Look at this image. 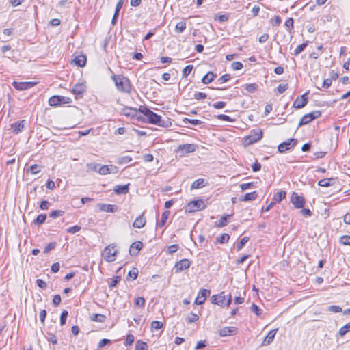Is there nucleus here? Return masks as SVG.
<instances>
[{
  "label": "nucleus",
  "mask_w": 350,
  "mask_h": 350,
  "mask_svg": "<svg viewBox=\"0 0 350 350\" xmlns=\"http://www.w3.org/2000/svg\"><path fill=\"white\" fill-rule=\"evenodd\" d=\"M117 252L116 245L110 244L104 249L102 256L106 261L111 262L116 260Z\"/></svg>",
  "instance_id": "4"
},
{
  "label": "nucleus",
  "mask_w": 350,
  "mask_h": 350,
  "mask_svg": "<svg viewBox=\"0 0 350 350\" xmlns=\"http://www.w3.org/2000/svg\"><path fill=\"white\" fill-rule=\"evenodd\" d=\"M254 186V183H243L240 185V187L242 191L250 189Z\"/></svg>",
  "instance_id": "64"
},
{
  "label": "nucleus",
  "mask_w": 350,
  "mask_h": 350,
  "mask_svg": "<svg viewBox=\"0 0 350 350\" xmlns=\"http://www.w3.org/2000/svg\"><path fill=\"white\" fill-rule=\"evenodd\" d=\"M64 97L61 96H53L49 100L51 106H57L64 102Z\"/></svg>",
  "instance_id": "21"
},
{
  "label": "nucleus",
  "mask_w": 350,
  "mask_h": 350,
  "mask_svg": "<svg viewBox=\"0 0 350 350\" xmlns=\"http://www.w3.org/2000/svg\"><path fill=\"white\" fill-rule=\"evenodd\" d=\"M288 89V84H280L278 88H277V90H278V92L280 93V94H282L283 92H284L286 90Z\"/></svg>",
  "instance_id": "62"
},
{
  "label": "nucleus",
  "mask_w": 350,
  "mask_h": 350,
  "mask_svg": "<svg viewBox=\"0 0 350 350\" xmlns=\"http://www.w3.org/2000/svg\"><path fill=\"white\" fill-rule=\"evenodd\" d=\"M340 243L345 245L350 246V236L344 235L340 237Z\"/></svg>",
  "instance_id": "52"
},
{
  "label": "nucleus",
  "mask_w": 350,
  "mask_h": 350,
  "mask_svg": "<svg viewBox=\"0 0 350 350\" xmlns=\"http://www.w3.org/2000/svg\"><path fill=\"white\" fill-rule=\"evenodd\" d=\"M129 184L124 185H117L113 191L116 193L120 195V194H126L129 192Z\"/></svg>",
  "instance_id": "24"
},
{
  "label": "nucleus",
  "mask_w": 350,
  "mask_h": 350,
  "mask_svg": "<svg viewBox=\"0 0 350 350\" xmlns=\"http://www.w3.org/2000/svg\"><path fill=\"white\" fill-rule=\"evenodd\" d=\"M258 195L256 191L246 193L241 198V201H252L256 199Z\"/></svg>",
  "instance_id": "31"
},
{
  "label": "nucleus",
  "mask_w": 350,
  "mask_h": 350,
  "mask_svg": "<svg viewBox=\"0 0 350 350\" xmlns=\"http://www.w3.org/2000/svg\"><path fill=\"white\" fill-rule=\"evenodd\" d=\"M207 97V95L204 92H197L194 94V98L196 100L204 99Z\"/></svg>",
  "instance_id": "57"
},
{
  "label": "nucleus",
  "mask_w": 350,
  "mask_h": 350,
  "mask_svg": "<svg viewBox=\"0 0 350 350\" xmlns=\"http://www.w3.org/2000/svg\"><path fill=\"white\" fill-rule=\"evenodd\" d=\"M231 217V215H226L222 216L220 219L215 222V226L217 227H224L228 224V219Z\"/></svg>",
  "instance_id": "30"
},
{
  "label": "nucleus",
  "mask_w": 350,
  "mask_h": 350,
  "mask_svg": "<svg viewBox=\"0 0 350 350\" xmlns=\"http://www.w3.org/2000/svg\"><path fill=\"white\" fill-rule=\"evenodd\" d=\"M183 122L185 123V124L190 123V124H191L193 125H199V124L202 123V122L199 120H197V119H189V118H185L183 120Z\"/></svg>",
  "instance_id": "42"
},
{
  "label": "nucleus",
  "mask_w": 350,
  "mask_h": 350,
  "mask_svg": "<svg viewBox=\"0 0 350 350\" xmlns=\"http://www.w3.org/2000/svg\"><path fill=\"white\" fill-rule=\"evenodd\" d=\"M277 331H278V329H273V330H271L270 332H269V333L267 334V335L266 336V337L265 338V339L262 342V345H267L271 344L273 342V340L275 336Z\"/></svg>",
  "instance_id": "20"
},
{
  "label": "nucleus",
  "mask_w": 350,
  "mask_h": 350,
  "mask_svg": "<svg viewBox=\"0 0 350 350\" xmlns=\"http://www.w3.org/2000/svg\"><path fill=\"white\" fill-rule=\"evenodd\" d=\"M123 114L128 117L133 118L137 116V110L131 107H126L122 110Z\"/></svg>",
  "instance_id": "27"
},
{
  "label": "nucleus",
  "mask_w": 350,
  "mask_h": 350,
  "mask_svg": "<svg viewBox=\"0 0 350 350\" xmlns=\"http://www.w3.org/2000/svg\"><path fill=\"white\" fill-rule=\"evenodd\" d=\"M131 161H132V158L131 157L124 156V157H121L118 159V163L122 165V164L127 163Z\"/></svg>",
  "instance_id": "46"
},
{
  "label": "nucleus",
  "mask_w": 350,
  "mask_h": 350,
  "mask_svg": "<svg viewBox=\"0 0 350 350\" xmlns=\"http://www.w3.org/2000/svg\"><path fill=\"white\" fill-rule=\"evenodd\" d=\"M86 57L83 55H77L74 59V62L79 67H83L86 64Z\"/></svg>",
  "instance_id": "25"
},
{
  "label": "nucleus",
  "mask_w": 350,
  "mask_h": 350,
  "mask_svg": "<svg viewBox=\"0 0 350 350\" xmlns=\"http://www.w3.org/2000/svg\"><path fill=\"white\" fill-rule=\"evenodd\" d=\"M297 142V139H289L286 142L280 144L278 146V152L283 153L293 148Z\"/></svg>",
  "instance_id": "8"
},
{
  "label": "nucleus",
  "mask_w": 350,
  "mask_h": 350,
  "mask_svg": "<svg viewBox=\"0 0 350 350\" xmlns=\"http://www.w3.org/2000/svg\"><path fill=\"white\" fill-rule=\"evenodd\" d=\"M56 243L55 242H51L49 244H48L44 250V253H48L51 250H53L55 247Z\"/></svg>",
  "instance_id": "60"
},
{
  "label": "nucleus",
  "mask_w": 350,
  "mask_h": 350,
  "mask_svg": "<svg viewBox=\"0 0 350 350\" xmlns=\"http://www.w3.org/2000/svg\"><path fill=\"white\" fill-rule=\"evenodd\" d=\"M46 219V215H44V214H40V215H38L36 217V219H35L34 222L35 224H43L45 220Z\"/></svg>",
  "instance_id": "45"
},
{
  "label": "nucleus",
  "mask_w": 350,
  "mask_h": 350,
  "mask_svg": "<svg viewBox=\"0 0 350 350\" xmlns=\"http://www.w3.org/2000/svg\"><path fill=\"white\" fill-rule=\"evenodd\" d=\"M64 211H62V210H55V211H52L49 213V217H51V218H56V217L62 216L64 215Z\"/></svg>",
  "instance_id": "43"
},
{
  "label": "nucleus",
  "mask_w": 350,
  "mask_h": 350,
  "mask_svg": "<svg viewBox=\"0 0 350 350\" xmlns=\"http://www.w3.org/2000/svg\"><path fill=\"white\" fill-rule=\"evenodd\" d=\"M186 27L187 25L185 21H180L176 25L175 31L178 33H183L185 30Z\"/></svg>",
  "instance_id": "34"
},
{
  "label": "nucleus",
  "mask_w": 350,
  "mask_h": 350,
  "mask_svg": "<svg viewBox=\"0 0 350 350\" xmlns=\"http://www.w3.org/2000/svg\"><path fill=\"white\" fill-rule=\"evenodd\" d=\"M205 186V180L203 178H199L191 184V188L192 189H200Z\"/></svg>",
  "instance_id": "28"
},
{
  "label": "nucleus",
  "mask_w": 350,
  "mask_h": 350,
  "mask_svg": "<svg viewBox=\"0 0 350 350\" xmlns=\"http://www.w3.org/2000/svg\"><path fill=\"white\" fill-rule=\"evenodd\" d=\"M211 294L210 290L208 289H202L199 293L198 296L195 299V304L196 305H202L204 303L206 297L209 296Z\"/></svg>",
  "instance_id": "11"
},
{
  "label": "nucleus",
  "mask_w": 350,
  "mask_h": 350,
  "mask_svg": "<svg viewBox=\"0 0 350 350\" xmlns=\"http://www.w3.org/2000/svg\"><path fill=\"white\" fill-rule=\"evenodd\" d=\"M321 113L320 111H313L311 113L304 115L299 120V126H302L310 123L313 120L320 117Z\"/></svg>",
  "instance_id": "7"
},
{
  "label": "nucleus",
  "mask_w": 350,
  "mask_h": 350,
  "mask_svg": "<svg viewBox=\"0 0 350 350\" xmlns=\"http://www.w3.org/2000/svg\"><path fill=\"white\" fill-rule=\"evenodd\" d=\"M41 170V167L37 164L31 165L29 168L27 170V172H31L32 174H36Z\"/></svg>",
  "instance_id": "38"
},
{
  "label": "nucleus",
  "mask_w": 350,
  "mask_h": 350,
  "mask_svg": "<svg viewBox=\"0 0 350 350\" xmlns=\"http://www.w3.org/2000/svg\"><path fill=\"white\" fill-rule=\"evenodd\" d=\"M190 266V262L188 259H182L177 262L175 265L174 269L176 272L182 271L188 269Z\"/></svg>",
  "instance_id": "16"
},
{
  "label": "nucleus",
  "mask_w": 350,
  "mask_h": 350,
  "mask_svg": "<svg viewBox=\"0 0 350 350\" xmlns=\"http://www.w3.org/2000/svg\"><path fill=\"white\" fill-rule=\"evenodd\" d=\"M81 230V226H74L66 229V232L70 234H75Z\"/></svg>",
  "instance_id": "53"
},
{
  "label": "nucleus",
  "mask_w": 350,
  "mask_h": 350,
  "mask_svg": "<svg viewBox=\"0 0 350 350\" xmlns=\"http://www.w3.org/2000/svg\"><path fill=\"white\" fill-rule=\"evenodd\" d=\"M138 275V270L136 268H133L132 270L129 271L128 273V276L131 278L133 280L137 278Z\"/></svg>",
  "instance_id": "55"
},
{
  "label": "nucleus",
  "mask_w": 350,
  "mask_h": 350,
  "mask_svg": "<svg viewBox=\"0 0 350 350\" xmlns=\"http://www.w3.org/2000/svg\"><path fill=\"white\" fill-rule=\"evenodd\" d=\"M86 90V85L85 83H77L73 87L72 92L76 96H81Z\"/></svg>",
  "instance_id": "18"
},
{
  "label": "nucleus",
  "mask_w": 350,
  "mask_h": 350,
  "mask_svg": "<svg viewBox=\"0 0 350 350\" xmlns=\"http://www.w3.org/2000/svg\"><path fill=\"white\" fill-rule=\"evenodd\" d=\"M249 241V237H244L241 239V241L237 243V250H240L243 248V247L245 245L246 243Z\"/></svg>",
  "instance_id": "47"
},
{
  "label": "nucleus",
  "mask_w": 350,
  "mask_h": 350,
  "mask_svg": "<svg viewBox=\"0 0 350 350\" xmlns=\"http://www.w3.org/2000/svg\"><path fill=\"white\" fill-rule=\"evenodd\" d=\"M68 311L67 310H63L61 316H60V324L61 325H64L66 323V321L68 317Z\"/></svg>",
  "instance_id": "51"
},
{
  "label": "nucleus",
  "mask_w": 350,
  "mask_h": 350,
  "mask_svg": "<svg viewBox=\"0 0 350 350\" xmlns=\"http://www.w3.org/2000/svg\"><path fill=\"white\" fill-rule=\"evenodd\" d=\"M144 304L145 299L144 297H139L135 299V304L137 306H142L144 305Z\"/></svg>",
  "instance_id": "63"
},
{
  "label": "nucleus",
  "mask_w": 350,
  "mask_h": 350,
  "mask_svg": "<svg viewBox=\"0 0 350 350\" xmlns=\"http://www.w3.org/2000/svg\"><path fill=\"white\" fill-rule=\"evenodd\" d=\"M243 67V64L240 62H234L231 64V68L234 70H241Z\"/></svg>",
  "instance_id": "54"
},
{
  "label": "nucleus",
  "mask_w": 350,
  "mask_h": 350,
  "mask_svg": "<svg viewBox=\"0 0 350 350\" xmlns=\"http://www.w3.org/2000/svg\"><path fill=\"white\" fill-rule=\"evenodd\" d=\"M230 75L229 74H225V75H222L221 77H220L217 81L219 83H224L230 80Z\"/></svg>",
  "instance_id": "56"
},
{
  "label": "nucleus",
  "mask_w": 350,
  "mask_h": 350,
  "mask_svg": "<svg viewBox=\"0 0 350 350\" xmlns=\"http://www.w3.org/2000/svg\"><path fill=\"white\" fill-rule=\"evenodd\" d=\"M143 243L141 241H136L133 243L129 248V253L132 256H136L142 250Z\"/></svg>",
  "instance_id": "17"
},
{
  "label": "nucleus",
  "mask_w": 350,
  "mask_h": 350,
  "mask_svg": "<svg viewBox=\"0 0 350 350\" xmlns=\"http://www.w3.org/2000/svg\"><path fill=\"white\" fill-rule=\"evenodd\" d=\"M286 193L284 191H280L276 193L273 197L274 202H280L283 199L286 198Z\"/></svg>",
  "instance_id": "33"
},
{
  "label": "nucleus",
  "mask_w": 350,
  "mask_h": 350,
  "mask_svg": "<svg viewBox=\"0 0 350 350\" xmlns=\"http://www.w3.org/2000/svg\"><path fill=\"white\" fill-rule=\"evenodd\" d=\"M215 77L216 75H215L213 72H208L202 77V82L204 84H208L214 80Z\"/></svg>",
  "instance_id": "26"
},
{
  "label": "nucleus",
  "mask_w": 350,
  "mask_h": 350,
  "mask_svg": "<svg viewBox=\"0 0 350 350\" xmlns=\"http://www.w3.org/2000/svg\"><path fill=\"white\" fill-rule=\"evenodd\" d=\"M291 202L295 208H301L304 206L305 200L302 196H300L297 193L293 192L291 195Z\"/></svg>",
  "instance_id": "10"
},
{
  "label": "nucleus",
  "mask_w": 350,
  "mask_h": 350,
  "mask_svg": "<svg viewBox=\"0 0 350 350\" xmlns=\"http://www.w3.org/2000/svg\"><path fill=\"white\" fill-rule=\"evenodd\" d=\"M334 180V178H323V179H321V180L319 181L318 183V185L321 187H329L330 185H332L333 183H332L331 182Z\"/></svg>",
  "instance_id": "36"
},
{
  "label": "nucleus",
  "mask_w": 350,
  "mask_h": 350,
  "mask_svg": "<svg viewBox=\"0 0 350 350\" xmlns=\"http://www.w3.org/2000/svg\"><path fill=\"white\" fill-rule=\"evenodd\" d=\"M350 331V322L342 326L338 331V335L340 336H345L347 332Z\"/></svg>",
  "instance_id": "39"
},
{
  "label": "nucleus",
  "mask_w": 350,
  "mask_h": 350,
  "mask_svg": "<svg viewBox=\"0 0 350 350\" xmlns=\"http://www.w3.org/2000/svg\"><path fill=\"white\" fill-rule=\"evenodd\" d=\"M307 45H308V42L298 45L294 51V55H297L299 53H301L305 49V48L307 46Z\"/></svg>",
  "instance_id": "41"
},
{
  "label": "nucleus",
  "mask_w": 350,
  "mask_h": 350,
  "mask_svg": "<svg viewBox=\"0 0 350 350\" xmlns=\"http://www.w3.org/2000/svg\"><path fill=\"white\" fill-rule=\"evenodd\" d=\"M163 325V323L159 321H154L151 323V329L154 330H158L161 329Z\"/></svg>",
  "instance_id": "44"
},
{
  "label": "nucleus",
  "mask_w": 350,
  "mask_h": 350,
  "mask_svg": "<svg viewBox=\"0 0 350 350\" xmlns=\"http://www.w3.org/2000/svg\"><path fill=\"white\" fill-rule=\"evenodd\" d=\"M98 173L102 175H106L111 173H117L118 167L113 165H103L99 167Z\"/></svg>",
  "instance_id": "14"
},
{
  "label": "nucleus",
  "mask_w": 350,
  "mask_h": 350,
  "mask_svg": "<svg viewBox=\"0 0 350 350\" xmlns=\"http://www.w3.org/2000/svg\"><path fill=\"white\" fill-rule=\"evenodd\" d=\"M118 91L129 94L131 91V85L129 79L122 75H113L111 77Z\"/></svg>",
  "instance_id": "2"
},
{
  "label": "nucleus",
  "mask_w": 350,
  "mask_h": 350,
  "mask_svg": "<svg viewBox=\"0 0 350 350\" xmlns=\"http://www.w3.org/2000/svg\"><path fill=\"white\" fill-rule=\"evenodd\" d=\"M211 304L221 306H229L232 301L231 295L226 292L213 295L211 298Z\"/></svg>",
  "instance_id": "3"
},
{
  "label": "nucleus",
  "mask_w": 350,
  "mask_h": 350,
  "mask_svg": "<svg viewBox=\"0 0 350 350\" xmlns=\"http://www.w3.org/2000/svg\"><path fill=\"white\" fill-rule=\"evenodd\" d=\"M205 208V205L202 200H193L188 203L185 207V211L192 213Z\"/></svg>",
  "instance_id": "6"
},
{
  "label": "nucleus",
  "mask_w": 350,
  "mask_h": 350,
  "mask_svg": "<svg viewBox=\"0 0 350 350\" xmlns=\"http://www.w3.org/2000/svg\"><path fill=\"white\" fill-rule=\"evenodd\" d=\"M139 111L146 117L148 122L150 124L163 127L168 126L169 120H162L160 116L145 106H140Z\"/></svg>",
  "instance_id": "1"
},
{
  "label": "nucleus",
  "mask_w": 350,
  "mask_h": 350,
  "mask_svg": "<svg viewBox=\"0 0 350 350\" xmlns=\"http://www.w3.org/2000/svg\"><path fill=\"white\" fill-rule=\"evenodd\" d=\"M262 137V131L260 129L252 130L248 136L244 138L245 145H250L257 142Z\"/></svg>",
  "instance_id": "5"
},
{
  "label": "nucleus",
  "mask_w": 350,
  "mask_h": 350,
  "mask_svg": "<svg viewBox=\"0 0 350 350\" xmlns=\"http://www.w3.org/2000/svg\"><path fill=\"white\" fill-rule=\"evenodd\" d=\"M229 239H230L229 234H226V233L219 235L217 238V242H219L220 243H227L229 241Z\"/></svg>",
  "instance_id": "40"
},
{
  "label": "nucleus",
  "mask_w": 350,
  "mask_h": 350,
  "mask_svg": "<svg viewBox=\"0 0 350 350\" xmlns=\"http://www.w3.org/2000/svg\"><path fill=\"white\" fill-rule=\"evenodd\" d=\"M197 146L192 144H180L178 146L177 152H180V156H185L187 154L196 151Z\"/></svg>",
  "instance_id": "9"
},
{
  "label": "nucleus",
  "mask_w": 350,
  "mask_h": 350,
  "mask_svg": "<svg viewBox=\"0 0 350 350\" xmlns=\"http://www.w3.org/2000/svg\"><path fill=\"white\" fill-rule=\"evenodd\" d=\"M36 83L35 82H16L14 81L12 85L18 90H25L33 88Z\"/></svg>",
  "instance_id": "13"
},
{
  "label": "nucleus",
  "mask_w": 350,
  "mask_h": 350,
  "mask_svg": "<svg viewBox=\"0 0 350 350\" xmlns=\"http://www.w3.org/2000/svg\"><path fill=\"white\" fill-rule=\"evenodd\" d=\"M169 215H170V212L168 211H164L161 215V219L160 221H159L157 224V226L160 228L164 226L167 219H168Z\"/></svg>",
  "instance_id": "29"
},
{
  "label": "nucleus",
  "mask_w": 350,
  "mask_h": 350,
  "mask_svg": "<svg viewBox=\"0 0 350 350\" xmlns=\"http://www.w3.org/2000/svg\"><path fill=\"white\" fill-rule=\"evenodd\" d=\"M97 206L100 211H105L107 213H114L118 209L117 206L113 204H98Z\"/></svg>",
  "instance_id": "19"
},
{
  "label": "nucleus",
  "mask_w": 350,
  "mask_h": 350,
  "mask_svg": "<svg viewBox=\"0 0 350 350\" xmlns=\"http://www.w3.org/2000/svg\"><path fill=\"white\" fill-rule=\"evenodd\" d=\"M110 343H111V340L109 339L103 338L99 342V343L98 345V347L102 348V347H105V345H109Z\"/></svg>",
  "instance_id": "61"
},
{
  "label": "nucleus",
  "mask_w": 350,
  "mask_h": 350,
  "mask_svg": "<svg viewBox=\"0 0 350 350\" xmlns=\"http://www.w3.org/2000/svg\"><path fill=\"white\" fill-rule=\"evenodd\" d=\"M245 88L247 92L252 93L257 90L258 85L256 83L247 84Z\"/></svg>",
  "instance_id": "48"
},
{
  "label": "nucleus",
  "mask_w": 350,
  "mask_h": 350,
  "mask_svg": "<svg viewBox=\"0 0 350 350\" xmlns=\"http://www.w3.org/2000/svg\"><path fill=\"white\" fill-rule=\"evenodd\" d=\"M308 103L307 93L301 95L300 97L297 98V99L293 103V107L297 109H301L306 105Z\"/></svg>",
  "instance_id": "15"
},
{
  "label": "nucleus",
  "mask_w": 350,
  "mask_h": 350,
  "mask_svg": "<svg viewBox=\"0 0 350 350\" xmlns=\"http://www.w3.org/2000/svg\"><path fill=\"white\" fill-rule=\"evenodd\" d=\"M146 223V219L143 215H142L135 219L133 224V226L136 228H142L145 226Z\"/></svg>",
  "instance_id": "22"
},
{
  "label": "nucleus",
  "mask_w": 350,
  "mask_h": 350,
  "mask_svg": "<svg viewBox=\"0 0 350 350\" xmlns=\"http://www.w3.org/2000/svg\"><path fill=\"white\" fill-rule=\"evenodd\" d=\"M178 247L177 244L171 245L167 247V252L169 254H173L178 250Z\"/></svg>",
  "instance_id": "58"
},
{
  "label": "nucleus",
  "mask_w": 350,
  "mask_h": 350,
  "mask_svg": "<svg viewBox=\"0 0 350 350\" xmlns=\"http://www.w3.org/2000/svg\"><path fill=\"white\" fill-rule=\"evenodd\" d=\"M134 340H135V338L133 334H128L126 336V340L124 342V345L125 346H131L133 343Z\"/></svg>",
  "instance_id": "49"
},
{
  "label": "nucleus",
  "mask_w": 350,
  "mask_h": 350,
  "mask_svg": "<svg viewBox=\"0 0 350 350\" xmlns=\"http://www.w3.org/2000/svg\"><path fill=\"white\" fill-rule=\"evenodd\" d=\"M90 319L92 321L103 323L105 321L106 317L101 314H94L91 316Z\"/></svg>",
  "instance_id": "32"
},
{
  "label": "nucleus",
  "mask_w": 350,
  "mask_h": 350,
  "mask_svg": "<svg viewBox=\"0 0 350 350\" xmlns=\"http://www.w3.org/2000/svg\"><path fill=\"white\" fill-rule=\"evenodd\" d=\"M148 346L146 342L141 340H137L135 343V350H148Z\"/></svg>",
  "instance_id": "37"
},
{
  "label": "nucleus",
  "mask_w": 350,
  "mask_h": 350,
  "mask_svg": "<svg viewBox=\"0 0 350 350\" xmlns=\"http://www.w3.org/2000/svg\"><path fill=\"white\" fill-rule=\"evenodd\" d=\"M193 68V65H188L186 67H185L183 70V76L184 77H186L187 76H188L192 71Z\"/></svg>",
  "instance_id": "50"
},
{
  "label": "nucleus",
  "mask_w": 350,
  "mask_h": 350,
  "mask_svg": "<svg viewBox=\"0 0 350 350\" xmlns=\"http://www.w3.org/2000/svg\"><path fill=\"white\" fill-rule=\"evenodd\" d=\"M24 122L25 120H21V122H15L14 124H12L11 126L12 132L16 134L21 132L25 127Z\"/></svg>",
  "instance_id": "23"
},
{
  "label": "nucleus",
  "mask_w": 350,
  "mask_h": 350,
  "mask_svg": "<svg viewBox=\"0 0 350 350\" xmlns=\"http://www.w3.org/2000/svg\"><path fill=\"white\" fill-rule=\"evenodd\" d=\"M121 278L120 276H116L112 279L111 282L109 284V286L110 288H113L116 286V284L120 281Z\"/></svg>",
  "instance_id": "59"
},
{
  "label": "nucleus",
  "mask_w": 350,
  "mask_h": 350,
  "mask_svg": "<svg viewBox=\"0 0 350 350\" xmlns=\"http://www.w3.org/2000/svg\"><path fill=\"white\" fill-rule=\"evenodd\" d=\"M198 319H199V316L198 314L194 313V312H191L185 318V320L188 323H193V322H196V321H198Z\"/></svg>",
  "instance_id": "35"
},
{
  "label": "nucleus",
  "mask_w": 350,
  "mask_h": 350,
  "mask_svg": "<svg viewBox=\"0 0 350 350\" xmlns=\"http://www.w3.org/2000/svg\"><path fill=\"white\" fill-rule=\"evenodd\" d=\"M237 332V329L235 327H224L219 330L218 334L220 336L225 337L235 335Z\"/></svg>",
  "instance_id": "12"
}]
</instances>
